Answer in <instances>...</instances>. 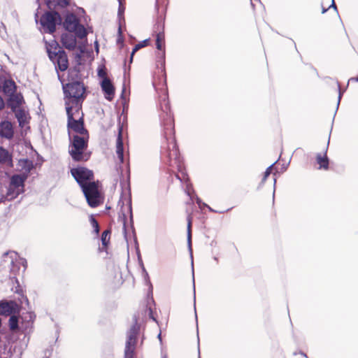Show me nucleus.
I'll use <instances>...</instances> for the list:
<instances>
[{"label":"nucleus","instance_id":"obj_1","mask_svg":"<svg viewBox=\"0 0 358 358\" xmlns=\"http://www.w3.org/2000/svg\"><path fill=\"white\" fill-rule=\"evenodd\" d=\"M160 108L162 134L166 141V146L164 148L162 157L169 166L178 170V173H176V177L180 181H185L187 179V174L184 171L183 162L176 143L175 121L169 100L166 99L162 100Z\"/></svg>","mask_w":358,"mask_h":358},{"label":"nucleus","instance_id":"obj_2","mask_svg":"<svg viewBox=\"0 0 358 358\" xmlns=\"http://www.w3.org/2000/svg\"><path fill=\"white\" fill-rule=\"evenodd\" d=\"M63 89L67 127L73 131H84V113L82 105L87 96L86 88L83 83L74 81L66 84Z\"/></svg>","mask_w":358,"mask_h":358},{"label":"nucleus","instance_id":"obj_3","mask_svg":"<svg viewBox=\"0 0 358 358\" xmlns=\"http://www.w3.org/2000/svg\"><path fill=\"white\" fill-rule=\"evenodd\" d=\"M81 135H75L69 145V153L73 161L77 162H87L90 158L91 153L87 152L89 133L84 127V131H75Z\"/></svg>","mask_w":358,"mask_h":358},{"label":"nucleus","instance_id":"obj_4","mask_svg":"<svg viewBox=\"0 0 358 358\" xmlns=\"http://www.w3.org/2000/svg\"><path fill=\"white\" fill-rule=\"evenodd\" d=\"M140 327L136 323L131 327L128 333L124 351V358H136V345Z\"/></svg>","mask_w":358,"mask_h":358},{"label":"nucleus","instance_id":"obj_5","mask_svg":"<svg viewBox=\"0 0 358 358\" xmlns=\"http://www.w3.org/2000/svg\"><path fill=\"white\" fill-rule=\"evenodd\" d=\"M81 188L90 207L96 208L102 203V198L96 182H89L87 185Z\"/></svg>","mask_w":358,"mask_h":358},{"label":"nucleus","instance_id":"obj_6","mask_svg":"<svg viewBox=\"0 0 358 358\" xmlns=\"http://www.w3.org/2000/svg\"><path fill=\"white\" fill-rule=\"evenodd\" d=\"M62 21L61 16L56 11H47L43 14L40 22L45 32L52 34L56 31V26Z\"/></svg>","mask_w":358,"mask_h":358},{"label":"nucleus","instance_id":"obj_7","mask_svg":"<svg viewBox=\"0 0 358 358\" xmlns=\"http://www.w3.org/2000/svg\"><path fill=\"white\" fill-rule=\"evenodd\" d=\"M64 27L68 31L74 32L76 36L80 39L87 36V33L85 27L80 24L78 18L74 14L66 15Z\"/></svg>","mask_w":358,"mask_h":358},{"label":"nucleus","instance_id":"obj_8","mask_svg":"<svg viewBox=\"0 0 358 358\" xmlns=\"http://www.w3.org/2000/svg\"><path fill=\"white\" fill-rule=\"evenodd\" d=\"M71 173L81 187L94 179L92 171L83 166L71 169Z\"/></svg>","mask_w":358,"mask_h":358},{"label":"nucleus","instance_id":"obj_9","mask_svg":"<svg viewBox=\"0 0 358 358\" xmlns=\"http://www.w3.org/2000/svg\"><path fill=\"white\" fill-rule=\"evenodd\" d=\"M27 178V175L25 173L13 175L10 178L8 194L15 197L21 194L24 190Z\"/></svg>","mask_w":358,"mask_h":358},{"label":"nucleus","instance_id":"obj_10","mask_svg":"<svg viewBox=\"0 0 358 358\" xmlns=\"http://www.w3.org/2000/svg\"><path fill=\"white\" fill-rule=\"evenodd\" d=\"M164 20V17H161L155 27L156 48L158 50L162 51V56L165 55Z\"/></svg>","mask_w":358,"mask_h":358},{"label":"nucleus","instance_id":"obj_11","mask_svg":"<svg viewBox=\"0 0 358 358\" xmlns=\"http://www.w3.org/2000/svg\"><path fill=\"white\" fill-rule=\"evenodd\" d=\"M76 35L74 32H66L61 36V43L66 49L69 50H74L76 48L77 41Z\"/></svg>","mask_w":358,"mask_h":358},{"label":"nucleus","instance_id":"obj_12","mask_svg":"<svg viewBox=\"0 0 358 358\" xmlns=\"http://www.w3.org/2000/svg\"><path fill=\"white\" fill-rule=\"evenodd\" d=\"M55 65V67L61 71H65L69 68V59L66 52L59 51L56 57L50 59Z\"/></svg>","mask_w":358,"mask_h":358},{"label":"nucleus","instance_id":"obj_13","mask_svg":"<svg viewBox=\"0 0 358 358\" xmlns=\"http://www.w3.org/2000/svg\"><path fill=\"white\" fill-rule=\"evenodd\" d=\"M101 87L105 98L108 101H112L115 96V89L108 77L102 79Z\"/></svg>","mask_w":358,"mask_h":358},{"label":"nucleus","instance_id":"obj_14","mask_svg":"<svg viewBox=\"0 0 358 358\" xmlns=\"http://www.w3.org/2000/svg\"><path fill=\"white\" fill-rule=\"evenodd\" d=\"M8 106L10 108L12 111H15L16 109L21 108L20 106L24 103V101L20 94H13L8 96Z\"/></svg>","mask_w":358,"mask_h":358},{"label":"nucleus","instance_id":"obj_15","mask_svg":"<svg viewBox=\"0 0 358 358\" xmlns=\"http://www.w3.org/2000/svg\"><path fill=\"white\" fill-rule=\"evenodd\" d=\"M13 128L11 122L3 121L0 123V136L10 139L13 136Z\"/></svg>","mask_w":358,"mask_h":358},{"label":"nucleus","instance_id":"obj_16","mask_svg":"<svg viewBox=\"0 0 358 358\" xmlns=\"http://www.w3.org/2000/svg\"><path fill=\"white\" fill-rule=\"evenodd\" d=\"M116 153L120 163L124 162V147L122 140V127H120L118 129V136L116 141Z\"/></svg>","mask_w":358,"mask_h":358},{"label":"nucleus","instance_id":"obj_17","mask_svg":"<svg viewBox=\"0 0 358 358\" xmlns=\"http://www.w3.org/2000/svg\"><path fill=\"white\" fill-rule=\"evenodd\" d=\"M316 163L319 166L317 169L327 171L329 169V160L327 151L323 154L318 153L315 157Z\"/></svg>","mask_w":358,"mask_h":358},{"label":"nucleus","instance_id":"obj_18","mask_svg":"<svg viewBox=\"0 0 358 358\" xmlns=\"http://www.w3.org/2000/svg\"><path fill=\"white\" fill-rule=\"evenodd\" d=\"M34 319L35 316L31 313H27L24 316L22 317L21 328L23 333L32 328Z\"/></svg>","mask_w":358,"mask_h":358},{"label":"nucleus","instance_id":"obj_19","mask_svg":"<svg viewBox=\"0 0 358 358\" xmlns=\"http://www.w3.org/2000/svg\"><path fill=\"white\" fill-rule=\"evenodd\" d=\"M47 52L50 59H52L56 57L59 53V51H64V50L59 47L58 43L56 41H52L49 43L47 45Z\"/></svg>","mask_w":358,"mask_h":358},{"label":"nucleus","instance_id":"obj_20","mask_svg":"<svg viewBox=\"0 0 358 358\" xmlns=\"http://www.w3.org/2000/svg\"><path fill=\"white\" fill-rule=\"evenodd\" d=\"M17 86L13 80H6L3 84V92L7 95H13L15 93Z\"/></svg>","mask_w":358,"mask_h":358},{"label":"nucleus","instance_id":"obj_21","mask_svg":"<svg viewBox=\"0 0 358 358\" xmlns=\"http://www.w3.org/2000/svg\"><path fill=\"white\" fill-rule=\"evenodd\" d=\"M111 230L110 229L103 231L101 237L102 247L99 248V252L107 251L110 240Z\"/></svg>","mask_w":358,"mask_h":358},{"label":"nucleus","instance_id":"obj_22","mask_svg":"<svg viewBox=\"0 0 358 358\" xmlns=\"http://www.w3.org/2000/svg\"><path fill=\"white\" fill-rule=\"evenodd\" d=\"M13 302H0V315L8 316L14 312Z\"/></svg>","mask_w":358,"mask_h":358},{"label":"nucleus","instance_id":"obj_23","mask_svg":"<svg viewBox=\"0 0 358 358\" xmlns=\"http://www.w3.org/2000/svg\"><path fill=\"white\" fill-rule=\"evenodd\" d=\"M0 163L12 165V156L7 150L0 147Z\"/></svg>","mask_w":358,"mask_h":358},{"label":"nucleus","instance_id":"obj_24","mask_svg":"<svg viewBox=\"0 0 358 358\" xmlns=\"http://www.w3.org/2000/svg\"><path fill=\"white\" fill-rule=\"evenodd\" d=\"M46 3L50 9H55L57 6L65 8L69 5V0H46Z\"/></svg>","mask_w":358,"mask_h":358},{"label":"nucleus","instance_id":"obj_25","mask_svg":"<svg viewBox=\"0 0 358 358\" xmlns=\"http://www.w3.org/2000/svg\"><path fill=\"white\" fill-rule=\"evenodd\" d=\"M15 114V117L17 119L20 126L23 127L27 121V116L24 109L18 108L15 111H13Z\"/></svg>","mask_w":358,"mask_h":358},{"label":"nucleus","instance_id":"obj_26","mask_svg":"<svg viewBox=\"0 0 358 358\" xmlns=\"http://www.w3.org/2000/svg\"><path fill=\"white\" fill-rule=\"evenodd\" d=\"M331 7L334 8V9L336 11L337 10V8L335 4L334 0H322L321 8L322 13H324L327 10H329Z\"/></svg>","mask_w":358,"mask_h":358},{"label":"nucleus","instance_id":"obj_27","mask_svg":"<svg viewBox=\"0 0 358 358\" xmlns=\"http://www.w3.org/2000/svg\"><path fill=\"white\" fill-rule=\"evenodd\" d=\"M8 326L12 331H16L19 329V320L18 317L15 315H12L8 320Z\"/></svg>","mask_w":358,"mask_h":358},{"label":"nucleus","instance_id":"obj_28","mask_svg":"<svg viewBox=\"0 0 358 358\" xmlns=\"http://www.w3.org/2000/svg\"><path fill=\"white\" fill-rule=\"evenodd\" d=\"M149 42H150V40L149 39H145L141 42H140L139 43L136 44L133 50H132V52L131 54V61L133 59V56L135 54V52L136 51H138V50H140L141 48H144V47H146L147 45H148L149 44Z\"/></svg>","mask_w":358,"mask_h":358},{"label":"nucleus","instance_id":"obj_29","mask_svg":"<svg viewBox=\"0 0 358 358\" xmlns=\"http://www.w3.org/2000/svg\"><path fill=\"white\" fill-rule=\"evenodd\" d=\"M90 224L94 229V231L96 234V236L99 234V224L97 222V220L95 219V217L93 215H90Z\"/></svg>","mask_w":358,"mask_h":358},{"label":"nucleus","instance_id":"obj_30","mask_svg":"<svg viewBox=\"0 0 358 358\" xmlns=\"http://www.w3.org/2000/svg\"><path fill=\"white\" fill-rule=\"evenodd\" d=\"M187 220V236H188L189 241H191L192 224V216L191 214L188 215Z\"/></svg>","mask_w":358,"mask_h":358},{"label":"nucleus","instance_id":"obj_31","mask_svg":"<svg viewBox=\"0 0 358 358\" xmlns=\"http://www.w3.org/2000/svg\"><path fill=\"white\" fill-rule=\"evenodd\" d=\"M273 164L268 166L264 173L262 182H264L272 172Z\"/></svg>","mask_w":358,"mask_h":358},{"label":"nucleus","instance_id":"obj_32","mask_svg":"<svg viewBox=\"0 0 358 358\" xmlns=\"http://www.w3.org/2000/svg\"><path fill=\"white\" fill-rule=\"evenodd\" d=\"M98 75L99 77L102 78V79H103V78L108 77L106 72L103 69L99 71Z\"/></svg>","mask_w":358,"mask_h":358},{"label":"nucleus","instance_id":"obj_33","mask_svg":"<svg viewBox=\"0 0 358 358\" xmlns=\"http://www.w3.org/2000/svg\"><path fill=\"white\" fill-rule=\"evenodd\" d=\"M5 106V103L3 99L0 96V110H3Z\"/></svg>","mask_w":358,"mask_h":358},{"label":"nucleus","instance_id":"obj_34","mask_svg":"<svg viewBox=\"0 0 358 358\" xmlns=\"http://www.w3.org/2000/svg\"><path fill=\"white\" fill-rule=\"evenodd\" d=\"M349 81H354V82H358V76L356 77L351 78Z\"/></svg>","mask_w":358,"mask_h":358},{"label":"nucleus","instance_id":"obj_35","mask_svg":"<svg viewBox=\"0 0 358 358\" xmlns=\"http://www.w3.org/2000/svg\"><path fill=\"white\" fill-rule=\"evenodd\" d=\"M301 355H303L304 357H306L307 358V356H306V354H304V353H301Z\"/></svg>","mask_w":358,"mask_h":358}]
</instances>
